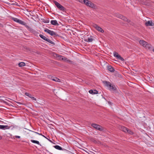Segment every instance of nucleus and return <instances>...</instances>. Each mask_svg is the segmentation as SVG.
I'll use <instances>...</instances> for the list:
<instances>
[{
  "instance_id": "8",
  "label": "nucleus",
  "mask_w": 154,
  "mask_h": 154,
  "mask_svg": "<svg viewBox=\"0 0 154 154\" xmlns=\"http://www.w3.org/2000/svg\"><path fill=\"white\" fill-rule=\"evenodd\" d=\"M91 126L95 128L100 131H102L103 129L101 126L95 124H92Z\"/></svg>"
},
{
  "instance_id": "31",
  "label": "nucleus",
  "mask_w": 154,
  "mask_h": 154,
  "mask_svg": "<svg viewBox=\"0 0 154 154\" xmlns=\"http://www.w3.org/2000/svg\"><path fill=\"white\" fill-rule=\"evenodd\" d=\"M15 137L16 138H20V136H15Z\"/></svg>"
},
{
  "instance_id": "22",
  "label": "nucleus",
  "mask_w": 154,
  "mask_h": 154,
  "mask_svg": "<svg viewBox=\"0 0 154 154\" xmlns=\"http://www.w3.org/2000/svg\"><path fill=\"white\" fill-rule=\"evenodd\" d=\"M39 36L42 38L45 41H46L47 38L42 34H40Z\"/></svg>"
},
{
  "instance_id": "5",
  "label": "nucleus",
  "mask_w": 154,
  "mask_h": 154,
  "mask_svg": "<svg viewBox=\"0 0 154 154\" xmlns=\"http://www.w3.org/2000/svg\"><path fill=\"white\" fill-rule=\"evenodd\" d=\"M54 2L55 5L58 8L62 11L64 10L65 9V8L58 2L56 1H54Z\"/></svg>"
},
{
  "instance_id": "30",
  "label": "nucleus",
  "mask_w": 154,
  "mask_h": 154,
  "mask_svg": "<svg viewBox=\"0 0 154 154\" xmlns=\"http://www.w3.org/2000/svg\"><path fill=\"white\" fill-rule=\"evenodd\" d=\"M61 57H63V56H61V55H59V56H57V57L59 58V59H60V60H62V58Z\"/></svg>"
},
{
  "instance_id": "13",
  "label": "nucleus",
  "mask_w": 154,
  "mask_h": 154,
  "mask_svg": "<svg viewBox=\"0 0 154 154\" xmlns=\"http://www.w3.org/2000/svg\"><path fill=\"white\" fill-rule=\"evenodd\" d=\"M62 57V60L69 63H71L72 61L64 57Z\"/></svg>"
},
{
  "instance_id": "12",
  "label": "nucleus",
  "mask_w": 154,
  "mask_h": 154,
  "mask_svg": "<svg viewBox=\"0 0 154 154\" xmlns=\"http://www.w3.org/2000/svg\"><path fill=\"white\" fill-rule=\"evenodd\" d=\"M49 78L51 80L55 82H60V80L56 77H51V78Z\"/></svg>"
},
{
  "instance_id": "15",
  "label": "nucleus",
  "mask_w": 154,
  "mask_h": 154,
  "mask_svg": "<svg viewBox=\"0 0 154 154\" xmlns=\"http://www.w3.org/2000/svg\"><path fill=\"white\" fill-rule=\"evenodd\" d=\"M145 25L147 26H152L153 25V23L151 21H149L145 23Z\"/></svg>"
},
{
  "instance_id": "27",
  "label": "nucleus",
  "mask_w": 154,
  "mask_h": 154,
  "mask_svg": "<svg viewBox=\"0 0 154 154\" xmlns=\"http://www.w3.org/2000/svg\"><path fill=\"white\" fill-rule=\"evenodd\" d=\"M16 2L14 1H12L11 0H10V5H16Z\"/></svg>"
},
{
  "instance_id": "33",
  "label": "nucleus",
  "mask_w": 154,
  "mask_h": 154,
  "mask_svg": "<svg viewBox=\"0 0 154 154\" xmlns=\"http://www.w3.org/2000/svg\"><path fill=\"white\" fill-rule=\"evenodd\" d=\"M2 138V137L1 136H0V140H1Z\"/></svg>"
},
{
  "instance_id": "9",
  "label": "nucleus",
  "mask_w": 154,
  "mask_h": 154,
  "mask_svg": "<svg viewBox=\"0 0 154 154\" xmlns=\"http://www.w3.org/2000/svg\"><path fill=\"white\" fill-rule=\"evenodd\" d=\"M114 56L116 57L117 59L121 60L122 61H123L124 59L121 56L119 55L117 53L115 52L113 53Z\"/></svg>"
},
{
  "instance_id": "29",
  "label": "nucleus",
  "mask_w": 154,
  "mask_h": 154,
  "mask_svg": "<svg viewBox=\"0 0 154 154\" xmlns=\"http://www.w3.org/2000/svg\"><path fill=\"white\" fill-rule=\"evenodd\" d=\"M33 132L37 134H38L39 135H42V134H40L38 132H35V131H33Z\"/></svg>"
},
{
  "instance_id": "34",
  "label": "nucleus",
  "mask_w": 154,
  "mask_h": 154,
  "mask_svg": "<svg viewBox=\"0 0 154 154\" xmlns=\"http://www.w3.org/2000/svg\"><path fill=\"white\" fill-rule=\"evenodd\" d=\"M13 106L12 105H10V106Z\"/></svg>"
},
{
  "instance_id": "2",
  "label": "nucleus",
  "mask_w": 154,
  "mask_h": 154,
  "mask_svg": "<svg viewBox=\"0 0 154 154\" xmlns=\"http://www.w3.org/2000/svg\"><path fill=\"white\" fill-rule=\"evenodd\" d=\"M84 3L88 6L92 8H94L95 6L94 4L91 1L88 0H85L84 1Z\"/></svg>"
},
{
  "instance_id": "7",
  "label": "nucleus",
  "mask_w": 154,
  "mask_h": 154,
  "mask_svg": "<svg viewBox=\"0 0 154 154\" xmlns=\"http://www.w3.org/2000/svg\"><path fill=\"white\" fill-rule=\"evenodd\" d=\"M115 16L119 18H120L125 21H127L128 22H129V20L127 19V18H126L125 17L123 16L122 15H121L120 14H115Z\"/></svg>"
},
{
  "instance_id": "24",
  "label": "nucleus",
  "mask_w": 154,
  "mask_h": 154,
  "mask_svg": "<svg viewBox=\"0 0 154 154\" xmlns=\"http://www.w3.org/2000/svg\"><path fill=\"white\" fill-rule=\"evenodd\" d=\"M31 141L33 143H36L38 145H40L39 142L38 141L32 140H31Z\"/></svg>"
},
{
  "instance_id": "19",
  "label": "nucleus",
  "mask_w": 154,
  "mask_h": 154,
  "mask_svg": "<svg viewBox=\"0 0 154 154\" xmlns=\"http://www.w3.org/2000/svg\"><path fill=\"white\" fill-rule=\"evenodd\" d=\"M107 69L108 70L111 72H113L115 70L114 68L111 66H108Z\"/></svg>"
},
{
  "instance_id": "10",
  "label": "nucleus",
  "mask_w": 154,
  "mask_h": 154,
  "mask_svg": "<svg viewBox=\"0 0 154 154\" xmlns=\"http://www.w3.org/2000/svg\"><path fill=\"white\" fill-rule=\"evenodd\" d=\"M139 43L141 45L145 47H146L148 44L147 43L143 40H140Z\"/></svg>"
},
{
  "instance_id": "6",
  "label": "nucleus",
  "mask_w": 154,
  "mask_h": 154,
  "mask_svg": "<svg viewBox=\"0 0 154 154\" xmlns=\"http://www.w3.org/2000/svg\"><path fill=\"white\" fill-rule=\"evenodd\" d=\"M45 31L51 36H57V35L55 32L51 30L48 29H46L45 30Z\"/></svg>"
},
{
  "instance_id": "32",
  "label": "nucleus",
  "mask_w": 154,
  "mask_h": 154,
  "mask_svg": "<svg viewBox=\"0 0 154 154\" xmlns=\"http://www.w3.org/2000/svg\"><path fill=\"white\" fill-rule=\"evenodd\" d=\"M42 136L43 137H44L45 138H47L45 136L43 135L42 134Z\"/></svg>"
},
{
  "instance_id": "26",
  "label": "nucleus",
  "mask_w": 154,
  "mask_h": 154,
  "mask_svg": "<svg viewBox=\"0 0 154 154\" xmlns=\"http://www.w3.org/2000/svg\"><path fill=\"white\" fill-rule=\"evenodd\" d=\"M46 41L52 44H54V43L48 38H47Z\"/></svg>"
},
{
  "instance_id": "16",
  "label": "nucleus",
  "mask_w": 154,
  "mask_h": 154,
  "mask_svg": "<svg viewBox=\"0 0 154 154\" xmlns=\"http://www.w3.org/2000/svg\"><path fill=\"white\" fill-rule=\"evenodd\" d=\"M25 95H26L29 97L30 98H31L32 100H36V99L35 98L33 97H32V95L30 94L29 93H25Z\"/></svg>"
},
{
  "instance_id": "35",
  "label": "nucleus",
  "mask_w": 154,
  "mask_h": 154,
  "mask_svg": "<svg viewBox=\"0 0 154 154\" xmlns=\"http://www.w3.org/2000/svg\"><path fill=\"white\" fill-rule=\"evenodd\" d=\"M153 51L154 52V49L153 50Z\"/></svg>"
},
{
  "instance_id": "3",
  "label": "nucleus",
  "mask_w": 154,
  "mask_h": 154,
  "mask_svg": "<svg viewBox=\"0 0 154 154\" xmlns=\"http://www.w3.org/2000/svg\"><path fill=\"white\" fill-rule=\"evenodd\" d=\"M10 18L12 19L14 21L22 25L25 24V22L18 19L17 18L10 17Z\"/></svg>"
},
{
  "instance_id": "18",
  "label": "nucleus",
  "mask_w": 154,
  "mask_h": 154,
  "mask_svg": "<svg viewBox=\"0 0 154 154\" xmlns=\"http://www.w3.org/2000/svg\"><path fill=\"white\" fill-rule=\"evenodd\" d=\"M51 23L53 25H58V24L57 21L56 20H53L51 21Z\"/></svg>"
},
{
  "instance_id": "21",
  "label": "nucleus",
  "mask_w": 154,
  "mask_h": 154,
  "mask_svg": "<svg viewBox=\"0 0 154 154\" xmlns=\"http://www.w3.org/2000/svg\"><path fill=\"white\" fill-rule=\"evenodd\" d=\"M85 41L88 42H91L92 41L93 39L91 38H88L85 39Z\"/></svg>"
},
{
  "instance_id": "1",
  "label": "nucleus",
  "mask_w": 154,
  "mask_h": 154,
  "mask_svg": "<svg viewBox=\"0 0 154 154\" xmlns=\"http://www.w3.org/2000/svg\"><path fill=\"white\" fill-rule=\"evenodd\" d=\"M104 83H105L106 86L108 87L110 90H116V86L113 85L109 82L105 81Z\"/></svg>"
},
{
  "instance_id": "4",
  "label": "nucleus",
  "mask_w": 154,
  "mask_h": 154,
  "mask_svg": "<svg viewBox=\"0 0 154 154\" xmlns=\"http://www.w3.org/2000/svg\"><path fill=\"white\" fill-rule=\"evenodd\" d=\"M92 26L98 31L102 33L104 32V30L102 29V28L98 26L97 24L95 23H93L92 24Z\"/></svg>"
},
{
  "instance_id": "23",
  "label": "nucleus",
  "mask_w": 154,
  "mask_h": 154,
  "mask_svg": "<svg viewBox=\"0 0 154 154\" xmlns=\"http://www.w3.org/2000/svg\"><path fill=\"white\" fill-rule=\"evenodd\" d=\"M18 65L20 67L24 66H25V63L23 62H21L18 64Z\"/></svg>"
},
{
  "instance_id": "20",
  "label": "nucleus",
  "mask_w": 154,
  "mask_h": 154,
  "mask_svg": "<svg viewBox=\"0 0 154 154\" xmlns=\"http://www.w3.org/2000/svg\"><path fill=\"white\" fill-rule=\"evenodd\" d=\"M23 25H24L25 27L29 31H32V28H31L30 27L26 25V23L25 22V24Z\"/></svg>"
},
{
  "instance_id": "11",
  "label": "nucleus",
  "mask_w": 154,
  "mask_h": 154,
  "mask_svg": "<svg viewBox=\"0 0 154 154\" xmlns=\"http://www.w3.org/2000/svg\"><path fill=\"white\" fill-rule=\"evenodd\" d=\"M9 128V126L8 125H0V129L3 130H6Z\"/></svg>"
},
{
  "instance_id": "25",
  "label": "nucleus",
  "mask_w": 154,
  "mask_h": 154,
  "mask_svg": "<svg viewBox=\"0 0 154 154\" xmlns=\"http://www.w3.org/2000/svg\"><path fill=\"white\" fill-rule=\"evenodd\" d=\"M54 147L58 150H61L62 149V148L60 146L58 145H55L54 146Z\"/></svg>"
},
{
  "instance_id": "14",
  "label": "nucleus",
  "mask_w": 154,
  "mask_h": 154,
  "mask_svg": "<svg viewBox=\"0 0 154 154\" xmlns=\"http://www.w3.org/2000/svg\"><path fill=\"white\" fill-rule=\"evenodd\" d=\"M119 129L125 132H127V131H128V129L123 126H121Z\"/></svg>"
},
{
  "instance_id": "28",
  "label": "nucleus",
  "mask_w": 154,
  "mask_h": 154,
  "mask_svg": "<svg viewBox=\"0 0 154 154\" xmlns=\"http://www.w3.org/2000/svg\"><path fill=\"white\" fill-rule=\"evenodd\" d=\"M128 131H127V132L129 134H133V132L132 131H131V130H128Z\"/></svg>"
},
{
  "instance_id": "17",
  "label": "nucleus",
  "mask_w": 154,
  "mask_h": 154,
  "mask_svg": "<svg viewBox=\"0 0 154 154\" xmlns=\"http://www.w3.org/2000/svg\"><path fill=\"white\" fill-rule=\"evenodd\" d=\"M89 92L91 94H96L98 93V91L95 90H91L89 91Z\"/></svg>"
}]
</instances>
